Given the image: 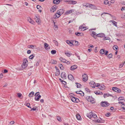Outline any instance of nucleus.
Listing matches in <instances>:
<instances>
[{
  "label": "nucleus",
  "instance_id": "1",
  "mask_svg": "<svg viewBox=\"0 0 125 125\" xmlns=\"http://www.w3.org/2000/svg\"><path fill=\"white\" fill-rule=\"evenodd\" d=\"M87 116L89 118H91L92 117H93L94 118H97L96 115L92 112H91L87 114Z\"/></svg>",
  "mask_w": 125,
  "mask_h": 125
},
{
  "label": "nucleus",
  "instance_id": "2",
  "mask_svg": "<svg viewBox=\"0 0 125 125\" xmlns=\"http://www.w3.org/2000/svg\"><path fill=\"white\" fill-rule=\"evenodd\" d=\"M85 98L88 101L92 103H94L95 102L94 98L92 97V96H87Z\"/></svg>",
  "mask_w": 125,
  "mask_h": 125
},
{
  "label": "nucleus",
  "instance_id": "3",
  "mask_svg": "<svg viewBox=\"0 0 125 125\" xmlns=\"http://www.w3.org/2000/svg\"><path fill=\"white\" fill-rule=\"evenodd\" d=\"M27 62H28V61L26 58H24L23 61V63L21 65L22 68L24 69L27 67Z\"/></svg>",
  "mask_w": 125,
  "mask_h": 125
},
{
  "label": "nucleus",
  "instance_id": "4",
  "mask_svg": "<svg viewBox=\"0 0 125 125\" xmlns=\"http://www.w3.org/2000/svg\"><path fill=\"white\" fill-rule=\"evenodd\" d=\"M101 105L103 107H106L109 106V104L107 102H102L101 103Z\"/></svg>",
  "mask_w": 125,
  "mask_h": 125
},
{
  "label": "nucleus",
  "instance_id": "5",
  "mask_svg": "<svg viewBox=\"0 0 125 125\" xmlns=\"http://www.w3.org/2000/svg\"><path fill=\"white\" fill-rule=\"evenodd\" d=\"M112 90L115 92L118 93H120L121 92V90L119 89L116 87H113Z\"/></svg>",
  "mask_w": 125,
  "mask_h": 125
},
{
  "label": "nucleus",
  "instance_id": "6",
  "mask_svg": "<svg viewBox=\"0 0 125 125\" xmlns=\"http://www.w3.org/2000/svg\"><path fill=\"white\" fill-rule=\"evenodd\" d=\"M71 99L72 102L75 103H78L79 102V100L78 99L74 97H73Z\"/></svg>",
  "mask_w": 125,
  "mask_h": 125
},
{
  "label": "nucleus",
  "instance_id": "7",
  "mask_svg": "<svg viewBox=\"0 0 125 125\" xmlns=\"http://www.w3.org/2000/svg\"><path fill=\"white\" fill-rule=\"evenodd\" d=\"M83 80L84 82H86L88 80L87 75L86 74L84 73L83 75Z\"/></svg>",
  "mask_w": 125,
  "mask_h": 125
},
{
  "label": "nucleus",
  "instance_id": "8",
  "mask_svg": "<svg viewBox=\"0 0 125 125\" xmlns=\"http://www.w3.org/2000/svg\"><path fill=\"white\" fill-rule=\"evenodd\" d=\"M89 5L87 6L91 9H97V8L94 5L89 3Z\"/></svg>",
  "mask_w": 125,
  "mask_h": 125
},
{
  "label": "nucleus",
  "instance_id": "9",
  "mask_svg": "<svg viewBox=\"0 0 125 125\" xmlns=\"http://www.w3.org/2000/svg\"><path fill=\"white\" fill-rule=\"evenodd\" d=\"M57 7L55 5L52 6L51 9L50 11L51 12H54L56 10Z\"/></svg>",
  "mask_w": 125,
  "mask_h": 125
},
{
  "label": "nucleus",
  "instance_id": "10",
  "mask_svg": "<svg viewBox=\"0 0 125 125\" xmlns=\"http://www.w3.org/2000/svg\"><path fill=\"white\" fill-rule=\"evenodd\" d=\"M105 36V35L103 33H101L97 34L96 35V36L98 37L102 38L104 37Z\"/></svg>",
  "mask_w": 125,
  "mask_h": 125
},
{
  "label": "nucleus",
  "instance_id": "11",
  "mask_svg": "<svg viewBox=\"0 0 125 125\" xmlns=\"http://www.w3.org/2000/svg\"><path fill=\"white\" fill-rule=\"evenodd\" d=\"M35 19L36 20V22L38 24H39L41 22L40 19L37 16H35Z\"/></svg>",
  "mask_w": 125,
  "mask_h": 125
},
{
  "label": "nucleus",
  "instance_id": "12",
  "mask_svg": "<svg viewBox=\"0 0 125 125\" xmlns=\"http://www.w3.org/2000/svg\"><path fill=\"white\" fill-rule=\"evenodd\" d=\"M61 77L62 79H63V78L64 77L65 79L66 78V73L65 72H63L61 74Z\"/></svg>",
  "mask_w": 125,
  "mask_h": 125
},
{
  "label": "nucleus",
  "instance_id": "13",
  "mask_svg": "<svg viewBox=\"0 0 125 125\" xmlns=\"http://www.w3.org/2000/svg\"><path fill=\"white\" fill-rule=\"evenodd\" d=\"M59 13L57 12L54 15V18H59L61 15Z\"/></svg>",
  "mask_w": 125,
  "mask_h": 125
},
{
  "label": "nucleus",
  "instance_id": "14",
  "mask_svg": "<svg viewBox=\"0 0 125 125\" xmlns=\"http://www.w3.org/2000/svg\"><path fill=\"white\" fill-rule=\"evenodd\" d=\"M105 86L103 84L100 85L99 86L98 88L101 90H104L105 89Z\"/></svg>",
  "mask_w": 125,
  "mask_h": 125
},
{
  "label": "nucleus",
  "instance_id": "15",
  "mask_svg": "<svg viewBox=\"0 0 125 125\" xmlns=\"http://www.w3.org/2000/svg\"><path fill=\"white\" fill-rule=\"evenodd\" d=\"M68 77L69 79L71 81L73 80L74 79V77L71 74L68 75Z\"/></svg>",
  "mask_w": 125,
  "mask_h": 125
},
{
  "label": "nucleus",
  "instance_id": "16",
  "mask_svg": "<svg viewBox=\"0 0 125 125\" xmlns=\"http://www.w3.org/2000/svg\"><path fill=\"white\" fill-rule=\"evenodd\" d=\"M90 83L92 85H91V86L93 88H95L96 86V84L95 82L93 81H91L90 82Z\"/></svg>",
  "mask_w": 125,
  "mask_h": 125
},
{
  "label": "nucleus",
  "instance_id": "17",
  "mask_svg": "<svg viewBox=\"0 0 125 125\" xmlns=\"http://www.w3.org/2000/svg\"><path fill=\"white\" fill-rule=\"evenodd\" d=\"M77 68V66L76 65L72 66L70 67V69L71 70L73 71L76 69Z\"/></svg>",
  "mask_w": 125,
  "mask_h": 125
},
{
  "label": "nucleus",
  "instance_id": "18",
  "mask_svg": "<svg viewBox=\"0 0 125 125\" xmlns=\"http://www.w3.org/2000/svg\"><path fill=\"white\" fill-rule=\"evenodd\" d=\"M57 12L60 14L61 15L64 12V10L62 9H60L57 11Z\"/></svg>",
  "mask_w": 125,
  "mask_h": 125
},
{
  "label": "nucleus",
  "instance_id": "19",
  "mask_svg": "<svg viewBox=\"0 0 125 125\" xmlns=\"http://www.w3.org/2000/svg\"><path fill=\"white\" fill-rule=\"evenodd\" d=\"M77 3V2L76 1L72 0H70L69 4H75Z\"/></svg>",
  "mask_w": 125,
  "mask_h": 125
},
{
  "label": "nucleus",
  "instance_id": "20",
  "mask_svg": "<svg viewBox=\"0 0 125 125\" xmlns=\"http://www.w3.org/2000/svg\"><path fill=\"white\" fill-rule=\"evenodd\" d=\"M75 34L78 36H82L83 35V34L82 33H80L79 32H75Z\"/></svg>",
  "mask_w": 125,
  "mask_h": 125
},
{
  "label": "nucleus",
  "instance_id": "21",
  "mask_svg": "<svg viewBox=\"0 0 125 125\" xmlns=\"http://www.w3.org/2000/svg\"><path fill=\"white\" fill-rule=\"evenodd\" d=\"M86 28V27H83V26L82 25L79 27V30L81 29V30L84 31L86 30L85 29Z\"/></svg>",
  "mask_w": 125,
  "mask_h": 125
},
{
  "label": "nucleus",
  "instance_id": "22",
  "mask_svg": "<svg viewBox=\"0 0 125 125\" xmlns=\"http://www.w3.org/2000/svg\"><path fill=\"white\" fill-rule=\"evenodd\" d=\"M73 11V10H68L66 11V12L65 13V14H69L71 13Z\"/></svg>",
  "mask_w": 125,
  "mask_h": 125
},
{
  "label": "nucleus",
  "instance_id": "23",
  "mask_svg": "<svg viewBox=\"0 0 125 125\" xmlns=\"http://www.w3.org/2000/svg\"><path fill=\"white\" fill-rule=\"evenodd\" d=\"M60 1L59 0H54L53 3L54 4H58L60 3Z\"/></svg>",
  "mask_w": 125,
  "mask_h": 125
},
{
  "label": "nucleus",
  "instance_id": "24",
  "mask_svg": "<svg viewBox=\"0 0 125 125\" xmlns=\"http://www.w3.org/2000/svg\"><path fill=\"white\" fill-rule=\"evenodd\" d=\"M28 21H29L30 23L32 24H33L34 23L33 21L30 18H29L28 19Z\"/></svg>",
  "mask_w": 125,
  "mask_h": 125
},
{
  "label": "nucleus",
  "instance_id": "25",
  "mask_svg": "<svg viewBox=\"0 0 125 125\" xmlns=\"http://www.w3.org/2000/svg\"><path fill=\"white\" fill-rule=\"evenodd\" d=\"M122 100H123L124 101H125V100L124 99V97H120L118 99V101Z\"/></svg>",
  "mask_w": 125,
  "mask_h": 125
},
{
  "label": "nucleus",
  "instance_id": "26",
  "mask_svg": "<svg viewBox=\"0 0 125 125\" xmlns=\"http://www.w3.org/2000/svg\"><path fill=\"white\" fill-rule=\"evenodd\" d=\"M41 95H39V96H37V97H35V99L37 101H38L39 100V99L41 98Z\"/></svg>",
  "mask_w": 125,
  "mask_h": 125
},
{
  "label": "nucleus",
  "instance_id": "27",
  "mask_svg": "<svg viewBox=\"0 0 125 125\" xmlns=\"http://www.w3.org/2000/svg\"><path fill=\"white\" fill-rule=\"evenodd\" d=\"M105 51L104 49H103L101 50L100 51V53L102 54H104Z\"/></svg>",
  "mask_w": 125,
  "mask_h": 125
},
{
  "label": "nucleus",
  "instance_id": "28",
  "mask_svg": "<svg viewBox=\"0 0 125 125\" xmlns=\"http://www.w3.org/2000/svg\"><path fill=\"white\" fill-rule=\"evenodd\" d=\"M97 34L95 32L93 31L92 34H91V35L93 37H94L95 35L96 36Z\"/></svg>",
  "mask_w": 125,
  "mask_h": 125
},
{
  "label": "nucleus",
  "instance_id": "29",
  "mask_svg": "<svg viewBox=\"0 0 125 125\" xmlns=\"http://www.w3.org/2000/svg\"><path fill=\"white\" fill-rule=\"evenodd\" d=\"M58 65L60 67V68L61 69L63 70L64 69L63 67L62 64H58Z\"/></svg>",
  "mask_w": 125,
  "mask_h": 125
},
{
  "label": "nucleus",
  "instance_id": "30",
  "mask_svg": "<svg viewBox=\"0 0 125 125\" xmlns=\"http://www.w3.org/2000/svg\"><path fill=\"white\" fill-rule=\"evenodd\" d=\"M110 21L112 22L113 23L114 25L117 27V22L116 21L112 20H111Z\"/></svg>",
  "mask_w": 125,
  "mask_h": 125
},
{
  "label": "nucleus",
  "instance_id": "31",
  "mask_svg": "<svg viewBox=\"0 0 125 125\" xmlns=\"http://www.w3.org/2000/svg\"><path fill=\"white\" fill-rule=\"evenodd\" d=\"M75 83L76 84V86L77 88H80L82 86L79 83Z\"/></svg>",
  "mask_w": 125,
  "mask_h": 125
},
{
  "label": "nucleus",
  "instance_id": "32",
  "mask_svg": "<svg viewBox=\"0 0 125 125\" xmlns=\"http://www.w3.org/2000/svg\"><path fill=\"white\" fill-rule=\"evenodd\" d=\"M34 93L33 92H31L29 93V96L30 97L32 96L34 94Z\"/></svg>",
  "mask_w": 125,
  "mask_h": 125
},
{
  "label": "nucleus",
  "instance_id": "33",
  "mask_svg": "<svg viewBox=\"0 0 125 125\" xmlns=\"http://www.w3.org/2000/svg\"><path fill=\"white\" fill-rule=\"evenodd\" d=\"M76 117L78 120H80L81 119V116L79 114H77L76 115Z\"/></svg>",
  "mask_w": 125,
  "mask_h": 125
},
{
  "label": "nucleus",
  "instance_id": "34",
  "mask_svg": "<svg viewBox=\"0 0 125 125\" xmlns=\"http://www.w3.org/2000/svg\"><path fill=\"white\" fill-rule=\"evenodd\" d=\"M118 48V47L116 45H114L113 47V49L115 51H116Z\"/></svg>",
  "mask_w": 125,
  "mask_h": 125
},
{
  "label": "nucleus",
  "instance_id": "35",
  "mask_svg": "<svg viewBox=\"0 0 125 125\" xmlns=\"http://www.w3.org/2000/svg\"><path fill=\"white\" fill-rule=\"evenodd\" d=\"M60 60L61 61L65 63L66 60L65 59H63L62 58H60Z\"/></svg>",
  "mask_w": 125,
  "mask_h": 125
},
{
  "label": "nucleus",
  "instance_id": "36",
  "mask_svg": "<svg viewBox=\"0 0 125 125\" xmlns=\"http://www.w3.org/2000/svg\"><path fill=\"white\" fill-rule=\"evenodd\" d=\"M57 62L56 61L52 60H51V63L52 64H56L57 63Z\"/></svg>",
  "mask_w": 125,
  "mask_h": 125
},
{
  "label": "nucleus",
  "instance_id": "37",
  "mask_svg": "<svg viewBox=\"0 0 125 125\" xmlns=\"http://www.w3.org/2000/svg\"><path fill=\"white\" fill-rule=\"evenodd\" d=\"M56 117L57 118V120L60 122H61L62 121V120L61 119V117L59 116H57Z\"/></svg>",
  "mask_w": 125,
  "mask_h": 125
},
{
  "label": "nucleus",
  "instance_id": "38",
  "mask_svg": "<svg viewBox=\"0 0 125 125\" xmlns=\"http://www.w3.org/2000/svg\"><path fill=\"white\" fill-rule=\"evenodd\" d=\"M53 42L56 45L58 46V42L56 40H53Z\"/></svg>",
  "mask_w": 125,
  "mask_h": 125
},
{
  "label": "nucleus",
  "instance_id": "39",
  "mask_svg": "<svg viewBox=\"0 0 125 125\" xmlns=\"http://www.w3.org/2000/svg\"><path fill=\"white\" fill-rule=\"evenodd\" d=\"M66 42L68 44H71L72 45H73V43L71 42L70 41L68 40H66Z\"/></svg>",
  "mask_w": 125,
  "mask_h": 125
},
{
  "label": "nucleus",
  "instance_id": "40",
  "mask_svg": "<svg viewBox=\"0 0 125 125\" xmlns=\"http://www.w3.org/2000/svg\"><path fill=\"white\" fill-rule=\"evenodd\" d=\"M60 73V71H56L55 73V76H58L59 75Z\"/></svg>",
  "mask_w": 125,
  "mask_h": 125
},
{
  "label": "nucleus",
  "instance_id": "41",
  "mask_svg": "<svg viewBox=\"0 0 125 125\" xmlns=\"http://www.w3.org/2000/svg\"><path fill=\"white\" fill-rule=\"evenodd\" d=\"M74 94H69V97L71 99H72L73 97V95Z\"/></svg>",
  "mask_w": 125,
  "mask_h": 125
},
{
  "label": "nucleus",
  "instance_id": "42",
  "mask_svg": "<svg viewBox=\"0 0 125 125\" xmlns=\"http://www.w3.org/2000/svg\"><path fill=\"white\" fill-rule=\"evenodd\" d=\"M51 53L52 54H54L56 53V51L55 50H52L51 52Z\"/></svg>",
  "mask_w": 125,
  "mask_h": 125
},
{
  "label": "nucleus",
  "instance_id": "43",
  "mask_svg": "<svg viewBox=\"0 0 125 125\" xmlns=\"http://www.w3.org/2000/svg\"><path fill=\"white\" fill-rule=\"evenodd\" d=\"M65 53L66 55L68 57H70L72 55V53H69L68 52L67 53Z\"/></svg>",
  "mask_w": 125,
  "mask_h": 125
},
{
  "label": "nucleus",
  "instance_id": "44",
  "mask_svg": "<svg viewBox=\"0 0 125 125\" xmlns=\"http://www.w3.org/2000/svg\"><path fill=\"white\" fill-rule=\"evenodd\" d=\"M104 37V38L103 39L104 41H105L106 40H110V38L109 37H105V36Z\"/></svg>",
  "mask_w": 125,
  "mask_h": 125
},
{
  "label": "nucleus",
  "instance_id": "45",
  "mask_svg": "<svg viewBox=\"0 0 125 125\" xmlns=\"http://www.w3.org/2000/svg\"><path fill=\"white\" fill-rule=\"evenodd\" d=\"M34 57V55L32 54L29 57L30 59H33V58Z\"/></svg>",
  "mask_w": 125,
  "mask_h": 125
},
{
  "label": "nucleus",
  "instance_id": "46",
  "mask_svg": "<svg viewBox=\"0 0 125 125\" xmlns=\"http://www.w3.org/2000/svg\"><path fill=\"white\" fill-rule=\"evenodd\" d=\"M44 48L45 49H46L47 47L49 46V45L46 43H45L44 44Z\"/></svg>",
  "mask_w": 125,
  "mask_h": 125
},
{
  "label": "nucleus",
  "instance_id": "47",
  "mask_svg": "<svg viewBox=\"0 0 125 125\" xmlns=\"http://www.w3.org/2000/svg\"><path fill=\"white\" fill-rule=\"evenodd\" d=\"M112 57V53H110L109 54L108 56L107 57L109 58H110Z\"/></svg>",
  "mask_w": 125,
  "mask_h": 125
},
{
  "label": "nucleus",
  "instance_id": "48",
  "mask_svg": "<svg viewBox=\"0 0 125 125\" xmlns=\"http://www.w3.org/2000/svg\"><path fill=\"white\" fill-rule=\"evenodd\" d=\"M109 1L108 0H105L104 2V4H108Z\"/></svg>",
  "mask_w": 125,
  "mask_h": 125
},
{
  "label": "nucleus",
  "instance_id": "49",
  "mask_svg": "<svg viewBox=\"0 0 125 125\" xmlns=\"http://www.w3.org/2000/svg\"><path fill=\"white\" fill-rule=\"evenodd\" d=\"M104 14H109V15H110L112 17H113V18H114V17H115V16H113L112 15H111L109 13H107L104 12V13H103L102 14V15Z\"/></svg>",
  "mask_w": 125,
  "mask_h": 125
},
{
  "label": "nucleus",
  "instance_id": "50",
  "mask_svg": "<svg viewBox=\"0 0 125 125\" xmlns=\"http://www.w3.org/2000/svg\"><path fill=\"white\" fill-rule=\"evenodd\" d=\"M108 96V94H104V98H106Z\"/></svg>",
  "mask_w": 125,
  "mask_h": 125
},
{
  "label": "nucleus",
  "instance_id": "51",
  "mask_svg": "<svg viewBox=\"0 0 125 125\" xmlns=\"http://www.w3.org/2000/svg\"><path fill=\"white\" fill-rule=\"evenodd\" d=\"M40 94V93L39 92H37L35 94H34V96H35V97H37V96L40 95L39 94Z\"/></svg>",
  "mask_w": 125,
  "mask_h": 125
},
{
  "label": "nucleus",
  "instance_id": "52",
  "mask_svg": "<svg viewBox=\"0 0 125 125\" xmlns=\"http://www.w3.org/2000/svg\"><path fill=\"white\" fill-rule=\"evenodd\" d=\"M121 107L124 110H125V104L124 105H122Z\"/></svg>",
  "mask_w": 125,
  "mask_h": 125
},
{
  "label": "nucleus",
  "instance_id": "53",
  "mask_svg": "<svg viewBox=\"0 0 125 125\" xmlns=\"http://www.w3.org/2000/svg\"><path fill=\"white\" fill-rule=\"evenodd\" d=\"M94 93L96 94L97 95H99L100 94V92L99 91L98 92L96 91H95L94 92Z\"/></svg>",
  "mask_w": 125,
  "mask_h": 125
},
{
  "label": "nucleus",
  "instance_id": "54",
  "mask_svg": "<svg viewBox=\"0 0 125 125\" xmlns=\"http://www.w3.org/2000/svg\"><path fill=\"white\" fill-rule=\"evenodd\" d=\"M80 94L81 95L83 96L84 95V93L82 92H79V94Z\"/></svg>",
  "mask_w": 125,
  "mask_h": 125
},
{
  "label": "nucleus",
  "instance_id": "55",
  "mask_svg": "<svg viewBox=\"0 0 125 125\" xmlns=\"http://www.w3.org/2000/svg\"><path fill=\"white\" fill-rule=\"evenodd\" d=\"M110 115V113H107L105 114V116L107 117L109 116Z\"/></svg>",
  "mask_w": 125,
  "mask_h": 125
},
{
  "label": "nucleus",
  "instance_id": "56",
  "mask_svg": "<svg viewBox=\"0 0 125 125\" xmlns=\"http://www.w3.org/2000/svg\"><path fill=\"white\" fill-rule=\"evenodd\" d=\"M96 122L98 123H100L102 122V121L101 120H100L99 119H98L97 120H95Z\"/></svg>",
  "mask_w": 125,
  "mask_h": 125
},
{
  "label": "nucleus",
  "instance_id": "57",
  "mask_svg": "<svg viewBox=\"0 0 125 125\" xmlns=\"http://www.w3.org/2000/svg\"><path fill=\"white\" fill-rule=\"evenodd\" d=\"M74 42H75V45H79V43H78V42L76 41H74Z\"/></svg>",
  "mask_w": 125,
  "mask_h": 125
},
{
  "label": "nucleus",
  "instance_id": "58",
  "mask_svg": "<svg viewBox=\"0 0 125 125\" xmlns=\"http://www.w3.org/2000/svg\"><path fill=\"white\" fill-rule=\"evenodd\" d=\"M88 4H89V3H87L86 4V5H84V4H83L82 5L83 6H85L87 7H87V6L89 5Z\"/></svg>",
  "mask_w": 125,
  "mask_h": 125
},
{
  "label": "nucleus",
  "instance_id": "59",
  "mask_svg": "<svg viewBox=\"0 0 125 125\" xmlns=\"http://www.w3.org/2000/svg\"><path fill=\"white\" fill-rule=\"evenodd\" d=\"M17 94L18 96L19 97H20L22 95V94L20 93H18Z\"/></svg>",
  "mask_w": 125,
  "mask_h": 125
},
{
  "label": "nucleus",
  "instance_id": "60",
  "mask_svg": "<svg viewBox=\"0 0 125 125\" xmlns=\"http://www.w3.org/2000/svg\"><path fill=\"white\" fill-rule=\"evenodd\" d=\"M85 90L87 91V92H90V90L88 88H85Z\"/></svg>",
  "mask_w": 125,
  "mask_h": 125
},
{
  "label": "nucleus",
  "instance_id": "61",
  "mask_svg": "<svg viewBox=\"0 0 125 125\" xmlns=\"http://www.w3.org/2000/svg\"><path fill=\"white\" fill-rule=\"evenodd\" d=\"M65 63H67V64H70V62H69L66 60L65 61Z\"/></svg>",
  "mask_w": 125,
  "mask_h": 125
},
{
  "label": "nucleus",
  "instance_id": "62",
  "mask_svg": "<svg viewBox=\"0 0 125 125\" xmlns=\"http://www.w3.org/2000/svg\"><path fill=\"white\" fill-rule=\"evenodd\" d=\"M62 82L63 84L64 85H66L67 84L66 82L63 80Z\"/></svg>",
  "mask_w": 125,
  "mask_h": 125
},
{
  "label": "nucleus",
  "instance_id": "63",
  "mask_svg": "<svg viewBox=\"0 0 125 125\" xmlns=\"http://www.w3.org/2000/svg\"><path fill=\"white\" fill-rule=\"evenodd\" d=\"M40 62V61H37L36 64V66H38L39 65Z\"/></svg>",
  "mask_w": 125,
  "mask_h": 125
},
{
  "label": "nucleus",
  "instance_id": "64",
  "mask_svg": "<svg viewBox=\"0 0 125 125\" xmlns=\"http://www.w3.org/2000/svg\"><path fill=\"white\" fill-rule=\"evenodd\" d=\"M14 123H15V122H14V121H11L10 122V125H12L13 124H14Z\"/></svg>",
  "mask_w": 125,
  "mask_h": 125
}]
</instances>
